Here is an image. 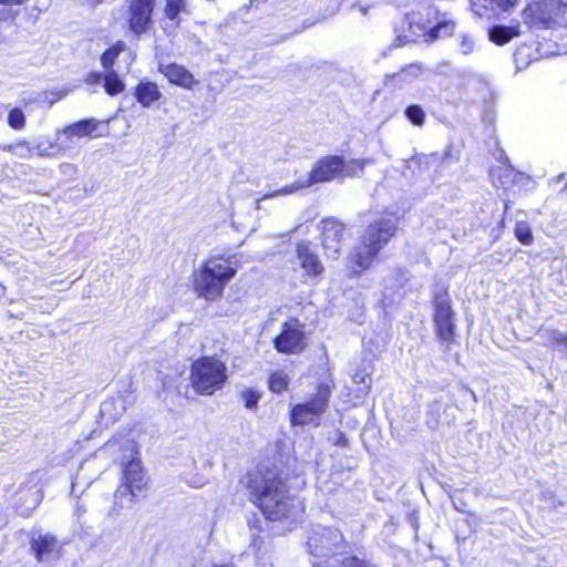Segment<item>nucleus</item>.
Segmentation results:
<instances>
[{
  "label": "nucleus",
  "instance_id": "obj_1",
  "mask_svg": "<svg viewBox=\"0 0 567 567\" xmlns=\"http://www.w3.org/2000/svg\"><path fill=\"white\" fill-rule=\"evenodd\" d=\"M238 484L267 522L293 523L305 512L302 501L291 492L288 474L274 462L247 468Z\"/></svg>",
  "mask_w": 567,
  "mask_h": 567
},
{
  "label": "nucleus",
  "instance_id": "obj_2",
  "mask_svg": "<svg viewBox=\"0 0 567 567\" xmlns=\"http://www.w3.org/2000/svg\"><path fill=\"white\" fill-rule=\"evenodd\" d=\"M398 233L399 218L393 213H385L369 223L346 256V277L357 279L371 269Z\"/></svg>",
  "mask_w": 567,
  "mask_h": 567
},
{
  "label": "nucleus",
  "instance_id": "obj_3",
  "mask_svg": "<svg viewBox=\"0 0 567 567\" xmlns=\"http://www.w3.org/2000/svg\"><path fill=\"white\" fill-rule=\"evenodd\" d=\"M150 488V478L138 455L121 462V477L112 494V504L107 509L110 519H117L131 505L145 497Z\"/></svg>",
  "mask_w": 567,
  "mask_h": 567
},
{
  "label": "nucleus",
  "instance_id": "obj_4",
  "mask_svg": "<svg viewBox=\"0 0 567 567\" xmlns=\"http://www.w3.org/2000/svg\"><path fill=\"white\" fill-rule=\"evenodd\" d=\"M237 274L225 255L205 259L192 274V287L197 298L215 301L223 297L226 284Z\"/></svg>",
  "mask_w": 567,
  "mask_h": 567
},
{
  "label": "nucleus",
  "instance_id": "obj_5",
  "mask_svg": "<svg viewBox=\"0 0 567 567\" xmlns=\"http://www.w3.org/2000/svg\"><path fill=\"white\" fill-rule=\"evenodd\" d=\"M338 538H342L340 533L326 530L308 539L307 546L312 556H327L324 560L315 563L311 567H380L367 553L340 551L328 555L332 550V543Z\"/></svg>",
  "mask_w": 567,
  "mask_h": 567
},
{
  "label": "nucleus",
  "instance_id": "obj_6",
  "mask_svg": "<svg viewBox=\"0 0 567 567\" xmlns=\"http://www.w3.org/2000/svg\"><path fill=\"white\" fill-rule=\"evenodd\" d=\"M188 380L197 395L212 396L228 381L227 364L217 354L200 355L190 363Z\"/></svg>",
  "mask_w": 567,
  "mask_h": 567
},
{
  "label": "nucleus",
  "instance_id": "obj_7",
  "mask_svg": "<svg viewBox=\"0 0 567 567\" xmlns=\"http://www.w3.org/2000/svg\"><path fill=\"white\" fill-rule=\"evenodd\" d=\"M369 159L352 158L346 161L341 155L330 154L317 159L308 176L307 184L312 185L329 183L336 178L355 177L363 173Z\"/></svg>",
  "mask_w": 567,
  "mask_h": 567
},
{
  "label": "nucleus",
  "instance_id": "obj_8",
  "mask_svg": "<svg viewBox=\"0 0 567 567\" xmlns=\"http://www.w3.org/2000/svg\"><path fill=\"white\" fill-rule=\"evenodd\" d=\"M529 30H547L567 22V3L561 0H534L522 10Z\"/></svg>",
  "mask_w": 567,
  "mask_h": 567
},
{
  "label": "nucleus",
  "instance_id": "obj_9",
  "mask_svg": "<svg viewBox=\"0 0 567 567\" xmlns=\"http://www.w3.org/2000/svg\"><path fill=\"white\" fill-rule=\"evenodd\" d=\"M432 306L434 330L436 339L445 346L454 344L456 341L457 326L455 312L446 285L436 284L432 292Z\"/></svg>",
  "mask_w": 567,
  "mask_h": 567
},
{
  "label": "nucleus",
  "instance_id": "obj_10",
  "mask_svg": "<svg viewBox=\"0 0 567 567\" xmlns=\"http://www.w3.org/2000/svg\"><path fill=\"white\" fill-rule=\"evenodd\" d=\"M274 349L285 355H298L309 346L306 324L298 317H288L272 339Z\"/></svg>",
  "mask_w": 567,
  "mask_h": 567
},
{
  "label": "nucleus",
  "instance_id": "obj_11",
  "mask_svg": "<svg viewBox=\"0 0 567 567\" xmlns=\"http://www.w3.org/2000/svg\"><path fill=\"white\" fill-rule=\"evenodd\" d=\"M330 396L331 386L328 383H319L316 392L306 402L291 406L289 412L291 425L305 426L310 423L319 425V419L328 409Z\"/></svg>",
  "mask_w": 567,
  "mask_h": 567
},
{
  "label": "nucleus",
  "instance_id": "obj_12",
  "mask_svg": "<svg viewBox=\"0 0 567 567\" xmlns=\"http://www.w3.org/2000/svg\"><path fill=\"white\" fill-rule=\"evenodd\" d=\"M156 0H127L125 28L127 33L140 39L153 29Z\"/></svg>",
  "mask_w": 567,
  "mask_h": 567
},
{
  "label": "nucleus",
  "instance_id": "obj_13",
  "mask_svg": "<svg viewBox=\"0 0 567 567\" xmlns=\"http://www.w3.org/2000/svg\"><path fill=\"white\" fill-rule=\"evenodd\" d=\"M347 225L337 218L322 219L320 229L321 246L328 256L338 257L343 248Z\"/></svg>",
  "mask_w": 567,
  "mask_h": 567
},
{
  "label": "nucleus",
  "instance_id": "obj_14",
  "mask_svg": "<svg viewBox=\"0 0 567 567\" xmlns=\"http://www.w3.org/2000/svg\"><path fill=\"white\" fill-rule=\"evenodd\" d=\"M295 256L299 268L307 277L317 278L323 275L324 265L310 241H298L295 245Z\"/></svg>",
  "mask_w": 567,
  "mask_h": 567
},
{
  "label": "nucleus",
  "instance_id": "obj_15",
  "mask_svg": "<svg viewBox=\"0 0 567 567\" xmlns=\"http://www.w3.org/2000/svg\"><path fill=\"white\" fill-rule=\"evenodd\" d=\"M158 71L164 75L169 84L184 90L192 91L199 83L195 75L185 65L176 62L159 64Z\"/></svg>",
  "mask_w": 567,
  "mask_h": 567
},
{
  "label": "nucleus",
  "instance_id": "obj_16",
  "mask_svg": "<svg viewBox=\"0 0 567 567\" xmlns=\"http://www.w3.org/2000/svg\"><path fill=\"white\" fill-rule=\"evenodd\" d=\"M30 548L38 563L49 559L50 557L59 558L62 549L59 539L50 533L32 537L30 539Z\"/></svg>",
  "mask_w": 567,
  "mask_h": 567
},
{
  "label": "nucleus",
  "instance_id": "obj_17",
  "mask_svg": "<svg viewBox=\"0 0 567 567\" xmlns=\"http://www.w3.org/2000/svg\"><path fill=\"white\" fill-rule=\"evenodd\" d=\"M133 95L135 100L143 106L150 107L155 102L162 99V92L157 83L143 79L133 89Z\"/></svg>",
  "mask_w": 567,
  "mask_h": 567
},
{
  "label": "nucleus",
  "instance_id": "obj_18",
  "mask_svg": "<svg viewBox=\"0 0 567 567\" xmlns=\"http://www.w3.org/2000/svg\"><path fill=\"white\" fill-rule=\"evenodd\" d=\"M518 0H472V9L480 17L489 12H507L517 4Z\"/></svg>",
  "mask_w": 567,
  "mask_h": 567
},
{
  "label": "nucleus",
  "instance_id": "obj_19",
  "mask_svg": "<svg viewBox=\"0 0 567 567\" xmlns=\"http://www.w3.org/2000/svg\"><path fill=\"white\" fill-rule=\"evenodd\" d=\"M520 35L519 23L516 22L512 25H492L488 29V39L491 42L498 47H503L511 42L513 39Z\"/></svg>",
  "mask_w": 567,
  "mask_h": 567
},
{
  "label": "nucleus",
  "instance_id": "obj_20",
  "mask_svg": "<svg viewBox=\"0 0 567 567\" xmlns=\"http://www.w3.org/2000/svg\"><path fill=\"white\" fill-rule=\"evenodd\" d=\"M101 125V122L95 118H85L80 120L66 128V134L69 137H101L103 134L97 133V128Z\"/></svg>",
  "mask_w": 567,
  "mask_h": 567
},
{
  "label": "nucleus",
  "instance_id": "obj_21",
  "mask_svg": "<svg viewBox=\"0 0 567 567\" xmlns=\"http://www.w3.org/2000/svg\"><path fill=\"white\" fill-rule=\"evenodd\" d=\"M291 378L284 369H277L268 374V390L277 395H282L290 388Z\"/></svg>",
  "mask_w": 567,
  "mask_h": 567
},
{
  "label": "nucleus",
  "instance_id": "obj_22",
  "mask_svg": "<svg viewBox=\"0 0 567 567\" xmlns=\"http://www.w3.org/2000/svg\"><path fill=\"white\" fill-rule=\"evenodd\" d=\"M187 12L186 0H165L163 7V18L172 23V27L178 28L182 19L181 13Z\"/></svg>",
  "mask_w": 567,
  "mask_h": 567
},
{
  "label": "nucleus",
  "instance_id": "obj_23",
  "mask_svg": "<svg viewBox=\"0 0 567 567\" xmlns=\"http://www.w3.org/2000/svg\"><path fill=\"white\" fill-rule=\"evenodd\" d=\"M103 87L107 95L116 96L125 91V83L115 70L105 71L103 76Z\"/></svg>",
  "mask_w": 567,
  "mask_h": 567
},
{
  "label": "nucleus",
  "instance_id": "obj_24",
  "mask_svg": "<svg viewBox=\"0 0 567 567\" xmlns=\"http://www.w3.org/2000/svg\"><path fill=\"white\" fill-rule=\"evenodd\" d=\"M126 45L124 41L118 40L109 47L100 56L101 65L105 71L114 70L115 62L118 55L125 51Z\"/></svg>",
  "mask_w": 567,
  "mask_h": 567
},
{
  "label": "nucleus",
  "instance_id": "obj_25",
  "mask_svg": "<svg viewBox=\"0 0 567 567\" xmlns=\"http://www.w3.org/2000/svg\"><path fill=\"white\" fill-rule=\"evenodd\" d=\"M455 29L453 20L439 21L435 25L430 28L425 33V39L429 42L436 41L441 35H451Z\"/></svg>",
  "mask_w": 567,
  "mask_h": 567
},
{
  "label": "nucleus",
  "instance_id": "obj_26",
  "mask_svg": "<svg viewBox=\"0 0 567 567\" xmlns=\"http://www.w3.org/2000/svg\"><path fill=\"white\" fill-rule=\"evenodd\" d=\"M310 187L309 184H307V179H303V181H299V182H296V183H292V184H289V185H286L281 188H278L271 193H268V194H265L262 195L260 199H270V198H274V197H277V196H287V195H291L298 190H301V189H305V188H308Z\"/></svg>",
  "mask_w": 567,
  "mask_h": 567
},
{
  "label": "nucleus",
  "instance_id": "obj_27",
  "mask_svg": "<svg viewBox=\"0 0 567 567\" xmlns=\"http://www.w3.org/2000/svg\"><path fill=\"white\" fill-rule=\"evenodd\" d=\"M515 237L516 239L525 246H530L534 243V235L529 227V225L525 221H518L515 225Z\"/></svg>",
  "mask_w": 567,
  "mask_h": 567
},
{
  "label": "nucleus",
  "instance_id": "obj_28",
  "mask_svg": "<svg viewBox=\"0 0 567 567\" xmlns=\"http://www.w3.org/2000/svg\"><path fill=\"white\" fill-rule=\"evenodd\" d=\"M404 115L415 126H422L425 123L426 115L419 104L408 105Z\"/></svg>",
  "mask_w": 567,
  "mask_h": 567
},
{
  "label": "nucleus",
  "instance_id": "obj_29",
  "mask_svg": "<svg viewBox=\"0 0 567 567\" xmlns=\"http://www.w3.org/2000/svg\"><path fill=\"white\" fill-rule=\"evenodd\" d=\"M240 399L244 402L246 409L256 410L258 408L261 393L252 388H247L240 392Z\"/></svg>",
  "mask_w": 567,
  "mask_h": 567
},
{
  "label": "nucleus",
  "instance_id": "obj_30",
  "mask_svg": "<svg viewBox=\"0 0 567 567\" xmlns=\"http://www.w3.org/2000/svg\"><path fill=\"white\" fill-rule=\"evenodd\" d=\"M8 124L12 130L20 131L25 126V116L21 109L13 107L8 114Z\"/></svg>",
  "mask_w": 567,
  "mask_h": 567
},
{
  "label": "nucleus",
  "instance_id": "obj_31",
  "mask_svg": "<svg viewBox=\"0 0 567 567\" xmlns=\"http://www.w3.org/2000/svg\"><path fill=\"white\" fill-rule=\"evenodd\" d=\"M561 346L567 348V334L555 332L548 337L547 347L550 349H556L557 347Z\"/></svg>",
  "mask_w": 567,
  "mask_h": 567
},
{
  "label": "nucleus",
  "instance_id": "obj_32",
  "mask_svg": "<svg viewBox=\"0 0 567 567\" xmlns=\"http://www.w3.org/2000/svg\"><path fill=\"white\" fill-rule=\"evenodd\" d=\"M104 73H101L99 71H91L89 72L84 78V83L90 86H95L103 81Z\"/></svg>",
  "mask_w": 567,
  "mask_h": 567
},
{
  "label": "nucleus",
  "instance_id": "obj_33",
  "mask_svg": "<svg viewBox=\"0 0 567 567\" xmlns=\"http://www.w3.org/2000/svg\"><path fill=\"white\" fill-rule=\"evenodd\" d=\"M461 47H462V51L464 54H468L473 51V42L471 40H467V39H463L462 43H461Z\"/></svg>",
  "mask_w": 567,
  "mask_h": 567
},
{
  "label": "nucleus",
  "instance_id": "obj_34",
  "mask_svg": "<svg viewBox=\"0 0 567 567\" xmlns=\"http://www.w3.org/2000/svg\"><path fill=\"white\" fill-rule=\"evenodd\" d=\"M30 0H0V4L2 6H23L28 3Z\"/></svg>",
  "mask_w": 567,
  "mask_h": 567
},
{
  "label": "nucleus",
  "instance_id": "obj_35",
  "mask_svg": "<svg viewBox=\"0 0 567 567\" xmlns=\"http://www.w3.org/2000/svg\"><path fill=\"white\" fill-rule=\"evenodd\" d=\"M264 545V538L261 536H255L251 542V546L256 551H261V547Z\"/></svg>",
  "mask_w": 567,
  "mask_h": 567
},
{
  "label": "nucleus",
  "instance_id": "obj_36",
  "mask_svg": "<svg viewBox=\"0 0 567 567\" xmlns=\"http://www.w3.org/2000/svg\"><path fill=\"white\" fill-rule=\"evenodd\" d=\"M336 445L341 446V447L348 446V439L346 437V435L343 433L338 434V436L336 439Z\"/></svg>",
  "mask_w": 567,
  "mask_h": 567
},
{
  "label": "nucleus",
  "instance_id": "obj_37",
  "mask_svg": "<svg viewBox=\"0 0 567 567\" xmlns=\"http://www.w3.org/2000/svg\"><path fill=\"white\" fill-rule=\"evenodd\" d=\"M410 69H415V70H417V71H421L422 66H421V64H419V63H411V64H408V65L402 66V68L400 69V72H399V73H404V72H406V71H408V70H410Z\"/></svg>",
  "mask_w": 567,
  "mask_h": 567
},
{
  "label": "nucleus",
  "instance_id": "obj_38",
  "mask_svg": "<svg viewBox=\"0 0 567 567\" xmlns=\"http://www.w3.org/2000/svg\"><path fill=\"white\" fill-rule=\"evenodd\" d=\"M14 148H16V145H13V144H8V145L1 146V150L4 152H12Z\"/></svg>",
  "mask_w": 567,
  "mask_h": 567
},
{
  "label": "nucleus",
  "instance_id": "obj_39",
  "mask_svg": "<svg viewBox=\"0 0 567 567\" xmlns=\"http://www.w3.org/2000/svg\"><path fill=\"white\" fill-rule=\"evenodd\" d=\"M399 73H392V74H389L386 75V79L388 80H394L396 76H398Z\"/></svg>",
  "mask_w": 567,
  "mask_h": 567
},
{
  "label": "nucleus",
  "instance_id": "obj_40",
  "mask_svg": "<svg viewBox=\"0 0 567 567\" xmlns=\"http://www.w3.org/2000/svg\"><path fill=\"white\" fill-rule=\"evenodd\" d=\"M214 567H234V566H231V565H227V564H221V565H216V566H214Z\"/></svg>",
  "mask_w": 567,
  "mask_h": 567
},
{
  "label": "nucleus",
  "instance_id": "obj_41",
  "mask_svg": "<svg viewBox=\"0 0 567 567\" xmlns=\"http://www.w3.org/2000/svg\"><path fill=\"white\" fill-rule=\"evenodd\" d=\"M362 13H365L367 12V9L365 8H362L361 9Z\"/></svg>",
  "mask_w": 567,
  "mask_h": 567
}]
</instances>
